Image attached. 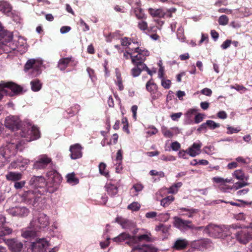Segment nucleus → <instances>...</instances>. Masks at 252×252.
Here are the masks:
<instances>
[{
  "mask_svg": "<svg viewBox=\"0 0 252 252\" xmlns=\"http://www.w3.org/2000/svg\"><path fill=\"white\" fill-rule=\"evenodd\" d=\"M24 142L22 140H12L0 148V154L5 158L15 155L18 151H22Z\"/></svg>",
  "mask_w": 252,
  "mask_h": 252,
  "instance_id": "f257e3e1",
  "label": "nucleus"
},
{
  "mask_svg": "<svg viewBox=\"0 0 252 252\" xmlns=\"http://www.w3.org/2000/svg\"><path fill=\"white\" fill-rule=\"evenodd\" d=\"M47 178V191L53 193L57 191L62 182L61 175L56 170L52 169L46 174Z\"/></svg>",
  "mask_w": 252,
  "mask_h": 252,
  "instance_id": "f03ea898",
  "label": "nucleus"
},
{
  "mask_svg": "<svg viewBox=\"0 0 252 252\" xmlns=\"http://www.w3.org/2000/svg\"><path fill=\"white\" fill-rule=\"evenodd\" d=\"M50 224L49 218L44 213H40L38 217H33L30 222L31 228L39 231L47 227Z\"/></svg>",
  "mask_w": 252,
  "mask_h": 252,
  "instance_id": "7ed1b4c3",
  "label": "nucleus"
},
{
  "mask_svg": "<svg viewBox=\"0 0 252 252\" xmlns=\"http://www.w3.org/2000/svg\"><path fill=\"white\" fill-rule=\"evenodd\" d=\"M133 56H132V63L133 64H139L142 66H146L144 63L147 56L149 55L148 50L142 49L139 47L133 48Z\"/></svg>",
  "mask_w": 252,
  "mask_h": 252,
  "instance_id": "20e7f679",
  "label": "nucleus"
},
{
  "mask_svg": "<svg viewBox=\"0 0 252 252\" xmlns=\"http://www.w3.org/2000/svg\"><path fill=\"white\" fill-rule=\"evenodd\" d=\"M227 227L220 226L214 224H209L205 228V231L209 235L215 238H222L226 234Z\"/></svg>",
  "mask_w": 252,
  "mask_h": 252,
  "instance_id": "39448f33",
  "label": "nucleus"
},
{
  "mask_svg": "<svg viewBox=\"0 0 252 252\" xmlns=\"http://www.w3.org/2000/svg\"><path fill=\"white\" fill-rule=\"evenodd\" d=\"M53 162L51 158L47 155H41L38 157L33 163V168L35 169H44L49 166L52 167L53 166Z\"/></svg>",
  "mask_w": 252,
  "mask_h": 252,
  "instance_id": "423d86ee",
  "label": "nucleus"
},
{
  "mask_svg": "<svg viewBox=\"0 0 252 252\" xmlns=\"http://www.w3.org/2000/svg\"><path fill=\"white\" fill-rule=\"evenodd\" d=\"M6 88L10 89L15 94H18L23 91V88L13 82H5L0 83V93L2 98L4 94H6Z\"/></svg>",
  "mask_w": 252,
  "mask_h": 252,
  "instance_id": "0eeeda50",
  "label": "nucleus"
},
{
  "mask_svg": "<svg viewBox=\"0 0 252 252\" xmlns=\"http://www.w3.org/2000/svg\"><path fill=\"white\" fill-rule=\"evenodd\" d=\"M42 63L41 60L35 59H29L25 64L24 70L27 71L31 69H33L35 72V75H38L41 73V68Z\"/></svg>",
  "mask_w": 252,
  "mask_h": 252,
  "instance_id": "6e6552de",
  "label": "nucleus"
},
{
  "mask_svg": "<svg viewBox=\"0 0 252 252\" xmlns=\"http://www.w3.org/2000/svg\"><path fill=\"white\" fill-rule=\"evenodd\" d=\"M5 127L12 131L17 130L22 126V122L18 117L9 116L7 117L4 121Z\"/></svg>",
  "mask_w": 252,
  "mask_h": 252,
  "instance_id": "1a4fd4ad",
  "label": "nucleus"
},
{
  "mask_svg": "<svg viewBox=\"0 0 252 252\" xmlns=\"http://www.w3.org/2000/svg\"><path fill=\"white\" fill-rule=\"evenodd\" d=\"M20 134L22 137L27 138L28 141L37 139L40 137V131L35 126H32L31 129L29 128L27 130L26 129L22 130Z\"/></svg>",
  "mask_w": 252,
  "mask_h": 252,
  "instance_id": "9d476101",
  "label": "nucleus"
},
{
  "mask_svg": "<svg viewBox=\"0 0 252 252\" xmlns=\"http://www.w3.org/2000/svg\"><path fill=\"white\" fill-rule=\"evenodd\" d=\"M173 224L175 227L182 231L194 228V225L192 224L191 221L184 220L178 217L174 218Z\"/></svg>",
  "mask_w": 252,
  "mask_h": 252,
  "instance_id": "9b49d317",
  "label": "nucleus"
},
{
  "mask_svg": "<svg viewBox=\"0 0 252 252\" xmlns=\"http://www.w3.org/2000/svg\"><path fill=\"white\" fill-rule=\"evenodd\" d=\"M2 240L12 252H20L23 248V243L17 239H2Z\"/></svg>",
  "mask_w": 252,
  "mask_h": 252,
  "instance_id": "f8f14e48",
  "label": "nucleus"
},
{
  "mask_svg": "<svg viewBox=\"0 0 252 252\" xmlns=\"http://www.w3.org/2000/svg\"><path fill=\"white\" fill-rule=\"evenodd\" d=\"M236 238L240 243L246 244L252 240V231L247 229L240 230L236 233Z\"/></svg>",
  "mask_w": 252,
  "mask_h": 252,
  "instance_id": "ddd939ff",
  "label": "nucleus"
},
{
  "mask_svg": "<svg viewBox=\"0 0 252 252\" xmlns=\"http://www.w3.org/2000/svg\"><path fill=\"white\" fill-rule=\"evenodd\" d=\"M29 160L22 157L18 158L10 164L9 169H18L20 170H26L29 164Z\"/></svg>",
  "mask_w": 252,
  "mask_h": 252,
  "instance_id": "4468645a",
  "label": "nucleus"
},
{
  "mask_svg": "<svg viewBox=\"0 0 252 252\" xmlns=\"http://www.w3.org/2000/svg\"><path fill=\"white\" fill-rule=\"evenodd\" d=\"M21 201L28 204L34 205L37 201V198L34 191L29 190L21 195Z\"/></svg>",
  "mask_w": 252,
  "mask_h": 252,
  "instance_id": "2eb2a0df",
  "label": "nucleus"
},
{
  "mask_svg": "<svg viewBox=\"0 0 252 252\" xmlns=\"http://www.w3.org/2000/svg\"><path fill=\"white\" fill-rule=\"evenodd\" d=\"M48 246V242L44 239H42L32 243L31 249L32 252H46V249Z\"/></svg>",
  "mask_w": 252,
  "mask_h": 252,
  "instance_id": "dca6fc26",
  "label": "nucleus"
},
{
  "mask_svg": "<svg viewBox=\"0 0 252 252\" xmlns=\"http://www.w3.org/2000/svg\"><path fill=\"white\" fill-rule=\"evenodd\" d=\"M7 212L13 216L25 217L30 213L29 209L25 207H15L9 208Z\"/></svg>",
  "mask_w": 252,
  "mask_h": 252,
  "instance_id": "f3484780",
  "label": "nucleus"
},
{
  "mask_svg": "<svg viewBox=\"0 0 252 252\" xmlns=\"http://www.w3.org/2000/svg\"><path fill=\"white\" fill-rule=\"evenodd\" d=\"M83 148L79 143L71 145L69 147L70 157L72 159H76L82 157Z\"/></svg>",
  "mask_w": 252,
  "mask_h": 252,
  "instance_id": "a211bd4d",
  "label": "nucleus"
},
{
  "mask_svg": "<svg viewBox=\"0 0 252 252\" xmlns=\"http://www.w3.org/2000/svg\"><path fill=\"white\" fill-rule=\"evenodd\" d=\"M31 185L33 186L35 188H45L47 191V181L43 176H33L30 181Z\"/></svg>",
  "mask_w": 252,
  "mask_h": 252,
  "instance_id": "6ab92c4d",
  "label": "nucleus"
},
{
  "mask_svg": "<svg viewBox=\"0 0 252 252\" xmlns=\"http://www.w3.org/2000/svg\"><path fill=\"white\" fill-rule=\"evenodd\" d=\"M74 59L72 57L63 58L59 60L58 67L62 71L64 70L68 66L74 65Z\"/></svg>",
  "mask_w": 252,
  "mask_h": 252,
  "instance_id": "aec40b11",
  "label": "nucleus"
},
{
  "mask_svg": "<svg viewBox=\"0 0 252 252\" xmlns=\"http://www.w3.org/2000/svg\"><path fill=\"white\" fill-rule=\"evenodd\" d=\"M131 252H158L157 249L152 245H143L134 247Z\"/></svg>",
  "mask_w": 252,
  "mask_h": 252,
  "instance_id": "412c9836",
  "label": "nucleus"
},
{
  "mask_svg": "<svg viewBox=\"0 0 252 252\" xmlns=\"http://www.w3.org/2000/svg\"><path fill=\"white\" fill-rule=\"evenodd\" d=\"M189 241L187 240L179 238L175 241L172 248L177 251H182L187 249Z\"/></svg>",
  "mask_w": 252,
  "mask_h": 252,
  "instance_id": "4be33fe9",
  "label": "nucleus"
},
{
  "mask_svg": "<svg viewBox=\"0 0 252 252\" xmlns=\"http://www.w3.org/2000/svg\"><path fill=\"white\" fill-rule=\"evenodd\" d=\"M13 39L12 33L5 30L0 23V40L2 42H8Z\"/></svg>",
  "mask_w": 252,
  "mask_h": 252,
  "instance_id": "5701e85b",
  "label": "nucleus"
},
{
  "mask_svg": "<svg viewBox=\"0 0 252 252\" xmlns=\"http://www.w3.org/2000/svg\"><path fill=\"white\" fill-rule=\"evenodd\" d=\"M151 236L150 233H147L137 236H132L131 240L133 242V244L140 242H151L152 241Z\"/></svg>",
  "mask_w": 252,
  "mask_h": 252,
  "instance_id": "b1692460",
  "label": "nucleus"
},
{
  "mask_svg": "<svg viewBox=\"0 0 252 252\" xmlns=\"http://www.w3.org/2000/svg\"><path fill=\"white\" fill-rule=\"evenodd\" d=\"M132 237V236H131L129 234L124 232L120 234L117 237L114 238L113 240L117 243H120L125 240H127L126 243L129 245H132L133 244V242L131 240Z\"/></svg>",
  "mask_w": 252,
  "mask_h": 252,
  "instance_id": "393cba45",
  "label": "nucleus"
},
{
  "mask_svg": "<svg viewBox=\"0 0 252 252\" xmlns=\"http://www.w3.org/2000/svg\"><path fill=\"white\" fill-rule=\"evenodd\" d=\"M201 143H194L191 147L187 149L188 153L192 157H195L200 153Z\"/></svg>",
  "mask_w": 252,
  "mask_h": 252,
  "instance_id": "a878e982",
  "label": "nucleus"
},
{
  "mask_svg": "<svg viewBox=\"0 0 252 252\" xmlns=\"http://www.w3.org/2000/svg\"><path fill=\"white\" fill-rule=\"evenodd\" d=\"M23 174L21 172H8L5 175L7 181L15 182L20 181L22 178Z\"/></svg>",
  "mask_w": 252,
  "mask_h": 252,
  "instance_id": "bb28decb",
  "label": "nucleus"
},
{
  "mask_svg": "<svg viewBox=\"0 0 252 252\" xmlns=\"http://www.w3.org/2000/svg\"><path fill=\"white\" fill-rule=\"evenodd\" d=\"M12 6L9 2L5 0H0V11L6 14L11 12Z\"/></svg>",
  "mask_w": 252,
  "mask_h": 252,
  "instance_id": "cd10ccee",
  "label": "nucleus"
},
{
  "mask_svg": "<svg viewBox=\"0 0 252 252\" xmlns=\"http://www.w3.org/2000/svg\"><path fill=\"white\" fill-rule=\"evenodd\" d=\"M181 212H185L183 213V215L186 216L189 218H192L196 214L199 212V210L197 209L194 208H180L179 209Z\"/></svg>",
  "mask_w": 252,
  "mask_h": 252,
  "instance_id": "c85d7f7f",
  "label": "nucleus"
},
{
  "mask_svg": "<svg viewBox=\"0 0 252 252\" xmlns=\"http://www.w3.org/2000/svg\"><path fill=\"white\" fill-rule=\"evenodd\" d=\"M209 240L208 239H203L194 241L192 243V246L195 248H205L209 244Z\"/></svg>",
  "mask_w": 252,
  "mask_h": 252,
  "instance_id": "c756f323",
  "label": "nucleus"
},
{
  "mask_svg": "<svg viewBox=\"0 0 252 252\" xmlns=\"http://www.w3.org/2000/svg\"><path fill=\"white\" fill-rule=\"evenodd\" d=\"M38 231V230H36L33 228H31L30 225L29 229L23 231L21 235L23 237L26 239H30L36 236V232Z\"/></svg>",
  "mask_w": 252,
  "mask_h": 252,
  "instance_id": "7c9ffc66",
  "label": "nucleus"
},
{
  "mask_svg": "<svg viewBox=\"0 0 252 252\" xmlns=\"http://www.w3.org/2000/svg\"><path fill=\"white\" fill-rule=\"evenodd\" d=\"M233 176L237 180L241 181H247L249 178V176L246 175L244 171L242 169L236 170L233 173Z\"/></svg>",
  "mask_w": 252,
  "mask_h": 252,
  "instance_id": "2f4dec72",
  "label": "nucleus"
},
{
  "mask_svg": "<svg viewBox=\"0 0 252 252\" xmlns=\"http://www.w3.org/2000/svg\"><path fill=\"white\" fill-rule=\"evenodd\" d=\"M105 187L108 194L111 196H115L118 193V187L114 184L108 183Z\"/></svg>",
  "mask_w": 252,
  "mask_h": 252,
  "instance_id": "473e14b6",
  "label": "nucleus"
},
{
  "mask_svg": "<svg viewBox=\"0 0 252 252\" xmlns=\"http://www.w3.org/2000/svg\"><path fill=\"white\" fill-rule=\"evenodd\" d=\"M149 14L153 17H158L159 18H164L165 17L164 12L162 9L159 8L155 9L152 8L148 9Z\"/></svg>",
  "mask_w": 252,
  "mask_h": 252,
  "instance_id": "72a5a7b5",
  "label": "nucleus"
},
{
  "mask_svg": "<svg viewBox=\"0 0 252 252\" xmlns=\"http://www.w3.org/2000/svg\"><path fill=\"white\" fill-rule=\"evenodd\" d=\"M31 89L33 92H38L40 91L42 87V83L41 81L38 79L32 80L30 83Z\"/></svg>",
  "mask_w": 252,
  "mask_h": 252,
  "instance_id": "f704fd0d",
  "label": "nucleus"
},
{
  "mask_svg": "<svg viewBox=\"0 0 252 252\" xmlns=\"http://www.w3.org/2000/svg\"><path fill=\"white\" fill-rule=\"evenodd\" d=\"M146 90L150 93V94L156 91L158 89V86L154 83L152 79L148 81L146 84Z\"/></svg>",
  "mask_w": 252,
  "mask_h": 252,
  "instance_id": "c9c22d12",
  "label": "nucleus"
},
{
  "mask_svg": "<svg viewBox=\"0 0 252 252\" xmlns=\"http://www.w3.org/2000/svg\"><path fill=\"white\" fill-rule=\"evenodd\" d=\"M80 110V106L77 104H75L67 109L66 110V112L70 117H72L78 113Z\"/></svg>",
  "mask_w": 252,
  "mask_h": 252,
  "instance_id": "e433bc0d",
  "label": "nucleus"
},
{
  "mask_svg": "<svg viewBox=\"0 0 252 252\" xmlns=\"http://www.w3.org/2000/svg\"><path fill=\"white\" fill-rule=\"evenodd\" d=\"M134 13L136 17L139 20H143L146 18L143 9L140 7H135L134 9Z\"/></svg>",
  "mask_w": 252,
  "mask_h": 252,
  "instance_id": "4c0bfd02",
  "label": "nucleus"
},
{
  "mask_svg": "<svg viewBox=\"0 0 252 252\" xmlns=\"http://www.w3.org/2000/svg\"><path fill=\"white\" fill-rule=\"evenodd\" d=\"M134 65L135 67L131 69V73L133 77H137L140 74L142 70H144V67H146V66H142L139 64Z\"/></svg>",
  "mask_w": 252,
  "mask_h": 252,
  "instance_id": "58836bf2",
  "label": "nucleus"
},
{
  "mask_svg": "<svg viewBox=\"0 0 252 252\" xmlns=\"http://www.w3.org/2000/svg\"><path fill=\"white\" fill-rule=\"evenodd\" d=\"M212 181L216 184H219L220 185H224L225 183H231V179H224L220 177H215L212 178Z\"/></svg>",
  "mask_w": 252,
  "mask_h": 252,
  "instance_id": "ea45409f",
  "label": "nucleus"
},
{
  "mask_svg": "<svg viewBox=\"0 0 252 252\" xmlns=\"http://www.w3.org/2000/svg\"><path fill=\"white\" fill-rule=\"evenodd\" d=\"M66 177L67 182L70 184L76 185L79 183V180L75 177L74 173L68 174Z\"/></svg>",
  "mask_w": 252,
  "mask_h": 252,
  "instance_id": "a19ab883",
  "label": "nucleus"
},
{
  "mask_svg": "<svg viewBox=\"0 0 252 252\" xmlns=\"http://www.w3.org/2000/svg\"><path fill=\"white\" fill-rule=\"evenodd\" d=\"M174 200V197L172 195L168 196L163 198L160 201V205L163 207L169 206Z\"/></svg>",
  "mask_w": 252,
  "mask_h": 252,
  "instance_id": "79ce46f5",
  "label": "nucleus"
},
{
  "mask_svg": "<svg viewBox=\"0 0 252 252\" xmlns=\"http://www.w3.org/2000/svg\"><path fill=\"white\" fill-rule=\"evenodd\" d=\"M106 164L104 162H101L99 164V171L101 175H103L106 177L109 176L108 170L106 169Z\"/></svg>",
  "mask_w": 252,
  "mask_h": 252,
  "instance_id": "37998d69",
  "label": "nucleus"
},
{
  "mask_svg": "<svg viewBox=\"0 0 252 252\" xmlns=\"http://www.w3.org/2000/svg\"><path fill=\"white\" fill-rule=\"evenodd\" d=\"M169 229V226L164 225L163 224H159L155 227V230L157 231H160L163 234H167Z\"/></svg>",
  "mask_w": 252,
  "mask_h": 252,
  "instance_id": "c03bdc74",
  "label": "nucleus"
},
{
  "mask_svg": "<svg viewBox=\"0 0 252 252\" xmlns=\"http://www.w3.org/2000/svg\"><path fill=\"white\" fill-rule=\"evenodd\" d=\"M148 23L146 21L144 20H141L139 21L137 23V27L138 28L143 32H146L147 30L148 29Z\"/></svg>",
  "mask_w": 252,
  "mask_h": 252,
  "instance_id": "a18cd8bd",
  "label": "nucleus"
},
{
  "mask_svg": "<svg viewBox=\"0 0 252 252\" xmlns=\"http://www.w3.org/2000/svg\"><path fill=\"white\" fill-rule=\"evenodd\" d=\"M133 42V43H135V42H133L131 38L124 37L121 39V44L123 46H126L128 49V46H129L131 43Z\"/></svg>",
  "mask_w": 252,
  "mask_h": 252,
  "instance_id": "49530a36",
  "label": "nucleus"
},
{
  "mask_svg": "<svg viewBox=\"0 0 252 252\" xmlns=\"http://www.w3.org/2000/svg\"><path fill=\"white\" fill-rule=\"evenodd\" d=\"M117 80L115 81L116 84L117 86L119 88V90L120 91H122L124 89V87L123 85V80L121 77V75L120 73L116 74Z\"/></svg>",
  "mask_w": 252,
  "mask_h": 252,
  "instance_id": "de8ad7c7",
  "label": "nucleus"
},
{
  "mask_svg": "<svg viewBox=\"0 0 252 252\" xmlns=\"http://www.w3.org/2000/svg\"><path fill=\"white\" fill-rule=\"evenodd\" d=\"M161 132L163 135L164 136V137L166 138H171L174 135L173 132L165 127H162L161 128Z\"/></svg>",
  "mask_w": 252,
  "mask_h": 252,
  "instance_id": "09e8293b",
  "label": "nucleus"
},
{
  "mask_svg": "<svg viewBox=\"0 0 252 252\" xmlns=\"http://www.w3.org/2000/svg\"><path fill=\"white\" fill-rule=\"evenodd\" d=\"M158 30H160V28L154 25H150L149 27H148V29L147 30L145 33L147 34L150 35L154 33H157Z\"/></svg>",
  "mask_w": 252,
  "mask_h": 252,
  "instance_id": "8fccbe9b",
  "label": "nucleus"
},
{
  "mask_svg": "<svg viewBox=\"0 0 252 252\" xmlns=\"http://www.w3.org/2000/svg\"><path fill=\"white\" fill-rule=\"evenodd\" d=\"M207 127L211 129H214L216 128L219 127L220 125L219 123H216L212 120H207L206 122Z\"/></svg>",
  "mask_w": 252,
  "mask_h": 252,
  "instance_id": "3c124183",
  "label": "nucleus"
},
{
  "mask_svg": "<svg viewBox=\"0 0 252 252\" xmlns=\"http://www.w3.org/2000/svg\"><path fill=\"white\" fill-rule=\"evenodd\" d=\"M140 208V205L137 202H133L127 206V209L132 211H137L139 210Z\"/></svg>",
  "mask_w": 252,
  "mask_h": 252,
  "instance_id": "603ef678",
  "label": "nucleus"
},
{
  "mask_svg": "<svg viewBox=\"0 0 252 252\" xmlns=\"http://www.w3.org/2000/svg\"><path fill=\"white\" fill-rule=\"evenodd\" d=\"M248 184H249L248 183L244 182H237L233 185L232 187L230 188L229 189H234L235 190H237V189H241L244 187L248 186Z\"/></svg>",
  "mask_w": 252,
  "mask_h": 252,
  "instance_id": "864d4df0",
  "label": "nucleus"
},
{
  "mask_svg": "<svg viewBox=\"0 0 252 252\" xmlns=\"http://www.w3.org/2000/svg\"><path fill=\"white\" fill-rule=\"evenodd\" d=\"M228 17L225 15H222L219 17L218 22L220 25L224 26L228 24Z\"/></svg>",
  "mask_w": 252,
  "mask_h": 252,
  "instance_id": "5fc2aeb1",
  "label": "nucleus"
},
{
  "mask_svg": "<svg viewBox=\"0 0 252 252\" xmlns=\"http://www.w3.org/2000/svg\"><path fill=\"white\" fill-rule=\"evenodd\" d=\"M122 123L124 125L123 129L124 131L126 132L127 134L130 133L128 129V120L126 117H123L122 119Z\"/></svg>",
  "mask_w": 252,
  "mask_h": 252,
  "instance_id": "6e6d98bb",
  "label": "nucleus"
},
{
  "mask_svg": "<svg viewBox=\"0 0 252 252\" xmlns=\"http://www.w3.org/2000/svg\"><path fill=\"white\" fill-rule=\"evenodd\" d=\"M177 36L179 40L182 41H184L185 37L184 33V29L182 27H181L178 29L177 32Z\"/></svg>",
  "mask_w": 252,
  "mask_h": 252,
  "instance_id": "4d7b16f0",
  "label": "nucleus"
},
{
  "mask_svg": "<svg viewBox=\"0 0 252 252\" xmlns=\"http://www.w3.org/2000/svg\"><path fill=\"white\" fill-rule=\"evenodd\" d=\"M133 48H129L128 51H126L124 53V55H123L124 58L126 60H129L130 59L132 61V56H133Z\"/></svg>",
  "mask_w": 252,
  "mask_h": 252,
  "instance_id": "13d9d810",
  "label": "nucleus"
},
{
  "mask_svg": "<svg viewBox=\"0 0 252 252\" xmlns=\"http://www.w3.org/2000/svg\"><path fill=\"white\" fill-rule=\"evenodd\" d=\"M162 86L165 89H168L170 88L171 84V82L170 80L164 79V78L161 79V82Z\"/></svg>",
  "mask_w": 252,
  "mask_h": 252,
  "instance_id": "bf43d9fd",
  "label": "nucleus"
},
{
  "mask_svg": "<svg viewBox=\"0 0 252 252\" xmlns=\"http://www.w3.org/2000/svg\"><path fill=\"white\" fill-rule=\"evenodd\" d=\"M143 189L144 186L141 183L134 184L131 188V189H134L137 193L142 190Z\"/></svg>",
  "mask_w": 252,
  "mask_h": 252,
  "instance_id": "052dcab7",
  "label": "nucleus"
},
{
  "mask_svg": "<svg viewBox=\"0 0 252 252\" xmlns=\"http://www.w3.org/2000/svg\"><path fill=\"white\" fill-rule=\"evenodd\" d=\"M26 184L25 181H16L14 182V187L16 189H21Z\"/></svg>",
  "mask_w": 252,
  "mask_h": 252,
  "instance_id": "680f3d73",
  "label": "nucleus"
},
{
  "mask_svg": "<svg viewBox=\"0 0 252 252\" xmlns=\"http://www.w3.org/2000/svg\"><path fill=\"white\" fill-rule=\"evenodd\" d=\"M162 93L158 91V90L151 94L152 100H156L159 99L162 96Z\"/></svg>",
  "mask_w": 252,
  "mask_h": 252,
  "instance_id": "e2e57ef3",
  "label": "nucleus"
},
{
  "mask_svg": "<svg viewBox=\"0 0 252 252\" xmlns=\"http://www.w3.org/2000/svg\"><path fill=\"white\" fill-rule=\"evenodd\" d=\"M204 115L201 113H197L194 117V123L198 124L203 120Z\"/></svg>",
  "mask_w": 252,
  "mask_h": 252,
  "instance_id": "0e129e2a",
  "label": "nucleus"
},
{
  "mask_svg": "<svg viewBox=\"0 0 252 252\" xmlns=\"http://www.w3.org/2000/svg\"><path fill=\"white\" fill-rule=\"evenodd\" d=\"M227 129L228 130L227 131V133L229 134L238 133L240 130L239 129H238L237 128L229 126H227Z\"/></svg>",
  "mask_w": 252,
  "mask_h": 252,
  "instance_id": "69168bd1",
  "label": "nucleus"
},
{
  "mask_svg": "<svg viewBox=\"0 0 252 252\" xmlns=\"http://www.w3.org/2000/svg\"><path fill=\"white\" fill-rule=\"evenodd\" d=\"M150 174L152 176H159L160 177H164L165 175L163 172H158L155 170H152L150 171Z\"/></svg>",
  "mask_w": 252,
  "mask_h": 252,
  "instance_id": "338daca9",
  "label": "nucleus"
},
{
  "mask_svg": "<svg viewBox=\"0 0 252 252\" xmlns=\"http://www.w3.org/2000/svg\"><path fill=\"white\" fill-rule=\"evenodd\" d=\"M201 93L206 96H210L212 94V91L210 89L205 88L201 91Z\"/></svg>",
  "mask_w": 252,
  "mask_h": 252,
  "instance_id": "774afa93",
  "label": "nucleus"
}]
</instances>
